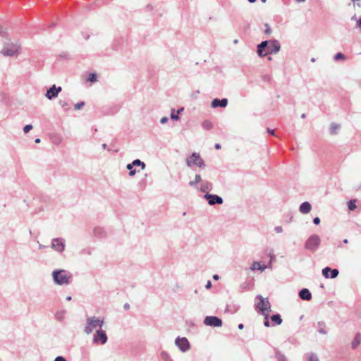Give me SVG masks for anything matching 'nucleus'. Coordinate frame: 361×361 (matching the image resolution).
<instances>
[{"label":"nucleus","instance_id":"nucleus-57","mask_svg":"<svg viewBox=\"0 0 361 361\" xmlns=\"http://www.w3.org/2000/svg\"><path fill=\"white\" fill-rule=\"evenodd\" d=\"M183 111V108L182 107V108H180V109H179L177 111V112H176V113H177V114H178V115L179 116V114H180V112H182Z\"/></svg>","mask_w":361,"mask_h":361},{"label":"nucleus","instance_id":"nucleus-32","mask_svg":"<svg viewBox=\"0 0 361 361\" xmlns=\"http://www.w3.org/2000/svg\"><path fill=\"white\" fill-rule=\"evenodd\" d=\"M355 202H356V200H350L348 202V207L350 211H353L356 209Z\"/></svg>","mask_w":361,"mask_h":361},{"label":"nucleus","instance_id":"nucleus-30","mask_svg":"<svg viewBox=\"0 0 361 361\" xmlns=\"http://www.w3.org/2000/svg\"><path fill=\"white\" fill-rule=\"evenodd\" d=\"M202 126L205 130H210L211 128H212L213 124L211 121L206 120L202 122Z\"/></svg>","mask_w":361,"mask_h":361},{"label":"nucleus","instance_id":"nucleus-7","mask_svg":"<svg viewBox=\"0 0 361 361\" xmlns=\"http://www.w3.org/2000/svg\"><path fill=\"white\" fill-rule=\"evenodd\" d=\"M20 45L13 43H5L1 53L5 56H13L18 54Z\"/></svg>","mask_w":361,"mask_h":361},{"label":"nucleus","instance_id":"nucleus-15","mask_svg":"<svg viewBox=\"0 0 361 361\" xmlns=\"http://www.w3.org/2000/svg\"><path fill=\"white\" fill-rule=\"evenodd\" d=\"M322 273L326 279H336L339 274V271L337 269L326 267L322 269Z\"/></svg>","mask_w":361,"mask_h":361},{"label":"nucleus","instance_id":"nucleus-6","mask_svg":"<svg viewBox=\"0 0 361 361\" xmlns=\"http://www.w3.org/2000/svg\"><path fill=\"white\" fill-rule=\"evenodd\" d=\"M320 243V237L317 234H312L305 241V248L309 251L314 252L318 249Z\"/></svg>","mask_w":361,"mask_h":361},{"label":"nucleus","instance_id":"nucleus-26","mask_svg":"<svg viewBox=\"0 0 361 361\" xmlns=\"http://www.w3.org/2000/svg\"><path fill=\"white\" fill-rule=\"evenodd\" d=\"M201 180V176L200 174H196L194 180L190 181L188 184L190 186H196V185L199 183Z\"/></svg>","mask_w":361,"mask_h":361},{"label":"nucleus","instance_id":"nucleus-37","mask_svg":"<svg viewBox=\"0 0 361 361\" xmlns=\"http://www.w3.org/2000/svg\"><path fill=\"white\" fill-rule=\"evenodd\" d=\"M264 317V326L269 327L271 326L270 322L269 321V314H265Z\"/></svg>","mask_w":361,"mask_h":361},{"label":"nucleus","instance_id":"nucleus-3","mask_svg":"<svg viewBox=\"0 0 361 361\" xmlns=\"http://www.w3.org/2000/svg\"><path fill=\"white\" fill-rule=\"evenodd\" d=\"M53 280L57 285H68L71 283L72 275L63 269H56L52 272Z\"/></svg>","mask_w":361,"mask_h":361},{"label":"nucleus","instance_id":"nucleus-62","mask_svg":"<svg viewBox=\"0 0 361 361\" xmlns=\"http://www.w3.org/2000/svg\"><path fill=\"white\" fill-rule=\"evenodd\" d=\"M343 243H345V244L348 243V239H344V240H343Z\"/></svg>","mask_w":361,"mask_h":361},{"label":"nucleus","instance_id":"nucleus-55","mask_svg":"<svg viewBox=\"0 0 361 361\" xmlns=\"http://www.w3.org/2000/svg\"><path fill=\"white\" fill-rule=\"evenodd\" d=\"M238 328L240 330H242L244 328V325L243 324H238Z\"/></svg>","mask_w":361,"mask_h":361},{"label":"nucleus","instance_id":"nucleus-61","mask_svg":"<svg viewBox=\"0 0 361 361\" xmlns=\"http://www.w3.org/2000/svg\"><path fill=\"white\" fill-rule=\"evenodd\" d=\"M301 118H306V114H302L301 115Z\"/></svg>","mask_w":361,"mask_h":361},{"label":"nucleus","instance_id":"nucleus-56","mask_svg":"<svg viewBox=\"0 0 361 361\" xmlns=\"http://www.w3.org/2000/svg\"><path fill=\"white\" fill-rule=\"evenodd\" d=\"M213 279H214V280H218V279H219V276L217 274H214V275L213 276Z\"/></svg>","mask_w":361,"mask_h":361},{"label":"nucleus","instance_id":"nucleus-23","mask_svg":"<svg viewBox=\"0 0 361 361\" xmlns=\"http://www.w3.org/2000/svg\"><path fill=\"white\" fill-rule=\"evenodd\" d=\"M212 183L209 182V181H206L204 183H203L200 188V191L203 192H208L209 191L212 190Z\"/></svg>","mask_w":361,"mask_h":361},{"label":"nucleus","instance_id":"nucleus-4","mask_svg":"<svg viewBox=\"0 0 361 361\" xmlns=\"http://www.w3.org/2000/svg\"><path fill=\"white\" fill-rule=\"evenodd\" d=\"M256 299L259 300V302L255 305V309L259 313L264 316L265 314H269L271 310V304L267 298H264L261 295H257Z\"/></svg>","mask_w":361,"mask_h":361},{"label":"nucleus","instance_id":"nucleus-5","mask_svg":"<svg viewBox=\"0 0 361 361\" xmlns=\"http://www.w3.org/2000/svg\"><path fill=\"white\" fill-rule=\"evenodd\" d=\"M186 165L188 167H193L194 166H197L200 168H204L205 164L204 160L201 158L199 153L192 152L191 155H190L186 159Z\"/></svg>","mask_w":361,"mask_h":361},{"label":"nucleus","instance_id":"nucleus-41","mask_svg":"<svg viewBox=\"0 0 361 361\" xmlns=\"http://www.w3.org/2000/svg\"><path fill=\"white\" fill-rule=\"evenodd\" d=\"M32 125L27 124L23 128V131L25 133H27L30 130L32 129Z\"/></svg>","mask_w":361,"mask_h":361},{"label":"nucleus","instance_id":"nucleus-59","mask_svg":"<svg viewBox=\"0 0 361 361\" xmlns=\"http://www.w3.org/2000/svg\"><path fill=\"white\" fill-rule=\"evenodd\" d=\"M40 141H41V140H40V139H39V138H36V139L35 140V143H39V142H40Z\"/></svg>","mask_w":361,"mask_h":361},{"label":"nucleus","instance_id":"nucleus-42","mask_svg":"<svg viewBox=\"0 0 361 361\" xmlns=\"http://www.w3.org/2000/svg\"><path fill=\"white\" fill-rule=\"evenodd\" d=\"M229 307L230 306L227 305V307L226 308V310L228 311V312H230L231 313L235 312L237 311V310L238 309V307H233V310H230Z\"/></svg>","mask_w":361,"mask_h":361},{"label":"nucleus","instance_id":"nucleus-34","mask_svg":"<svg viewBox=\"0 0 361 361\" xmlns=\"http://www.w3.org/2000/svg\"><path fill=\"white\" fill-rule=\"evenodd\" d=\"M65 311L57 312L55 314L56 319L59 321H62L64 318Z\"/></svg>","mask_w":361,"mask_h":361},{"label":"nucleus","instance_id":"nucleus-27","mask_svg":"<svg viewBox=\"0 0 361 361\" xmlns=\"http://www.w3.org/2000/svg\"><path fill=\"white\" fill-rule=\"evenodd\" d=\"M307 361H319L317 355L314 353L306 354Z\"/></svg>","mask_w":361,"mask_h":361},{"label":"nucleus","instance_id":"nucleus-35","mask_svg":"<svg viewBox=\"0 0 361 361\" xmlns=\"http://www.w3.org/2000/svg\"><path fill=\"white\" fill-rule=\"evenodd\" d=\"M170 116H171V118L173 121H178L179 119V116L178 115L177 113H176V111L174 109H171Z\"/></svg>","mask_w":361,"mask_h":361},{"label":"nucleus","instance_id":"nucleus-46","mask_svg":"<svg viewBox=\"0 0 361 361\" xmlns=\"http://www.w3.org/2000/svg\"><path fill=\"white\" fill-rule=\"evenodd\" d=\"M169 121V118L167 117H162L160 120V123L161 124H165L168 122Z\"/></svg>","mask_w":361,"mask_h":361},{"label":"nucleus","instance_id":"nucleus-48","mask_svg":"<svg viewBox=\"0 0 361 361\" xmlns=\"http://www.w3.org/2000/svg\"><path fill=\"white\" fill-rule=\"evenodd\" d=\"M211 287H212V282H211V281H208L207 282V284H206V286H205V288H206L207 289H210V288H211Z\"/></svg>","mask_w":361,"mask_h":361},{"label":"nucleus","instance_id":"nucleus-39","mask_svg":"<svg viewBox=\"0 0 361 361\" xmlns=\"http://www.w3.org/2000/svg\"><path fill=\"white\" fill-rule=\"evenodd\" d=\"M126 168H127V169L129 171V176H135V173H136V170H135V169H134V168H130V167L129 168V167H128V164H127Z\"/></svg>","mask_w":361,"mask_h":361},{"label":"nucleus","instance_id":"nucleus-28","mask_svg":"<svg viewBox=\"0 0 361 361\" xmlns=\"http://www.w3.org/2000/svg\"><path fill=\"white\" fill-rule=\"evenodd\" d=\"M317 325H318V326L320 327L318 330L319 334H327V331L324 329L325 323L324 322H318Z\"/></svg>","mask_w":361,"mask_h":361},{"label":"nucleus","instance_id":"nucleus-13","mask_svg":"<svg viewBox=\"0 0 361 361\" xmlns=\"http://www.w3.org/2000/svg\"><path fill=\"white\" fill-rule=\"evenodd\" d=\"M270 261L267 265L262 264L259 262H254L250 267L251 270H260L261 271H264L267 268H271V264L275 256L274 254L270 253Z\"/></svg>","mask_w":361,"mask_h":361},{"label":"nucleus","instance_id":"nucleus-51","mask_svg":"<svg viewBox=\"0 0 361 361\" xmlns=\"http://www.w3.org/2000/svg\"><path fill=\"white\" fill-rule=\"evenodd\" d=\"M267 132L272 135H275L274 129L267 128Z\"/></svg>","mask_w":361,"mask_h":361},{"label":"nucleus","instance_id":"nucleus-2","mask_svg":"<svg viewBox=\"0 0 361 361\" xmlns=\"http://www.w3.org/2000/svg\"><path fill=\"white\" fill-rule=\"evenodd\" d=\"M104 324V319L103 318L97 317H89L86 319V325L84 328V332L89 335L93 332L97 328H102Z\"/></svg>","mask_w":361,"mask_h":361},{"label":"nucleus","instance_id":"nucleus-1","mask_svg":"<svg viewBox=\"0 0 361 361\" xmlns=\"http://www.w3.org/2000/svg\"><path fill=\"white\" fill-rule=\"evenodd\" d=\"M280 49V42L279 40L274 39L262 41L257 46V53L259 57L277 54Z\"/></svg>","mask_w":361,"mask_h":361},{"label":"nucleus","instance_id":"nucleus-54","mask_svg":"<svg viewBox=\"0 0 361 361\" xmlns=\"http://www.w3.org/2000/svg\"><path fill=\"white\" fill-rule=\"evenodd\" d=\"M221 145L219 143H216L215 145H214V148L216 149H221Z\"/></svg>","mask_w":361,"mask_h":361},{"label":"nucleus","instance_id":"nucleus-29","mask_svg":"<svg viewBox=\"0 0 361 361\" xmlns=\"http://www.w3.org/2000/svg\"><path fill=\"white\" fill-rule=\"evenodd\" d=\"M59 104H60V106L66 111H68L70 109V104H68V102L65 101V100H61L60 99L59 102Z\"/></svg>","mask_w":361,"mask_h":361},{"label":"nucleus","instance_id":"nucleus-31","mask_svg":"<svg viewBox=\"0 0 361 361\" xmlns=\"http://www.w3.org/2000/svg\"><path fill=\"white\" fill-rule=\"evenodd\" d=\"M161 357L164 361H173L166 351H162L161 353Z\"/></svg>","mask_w":361,"mask_h":361},{"label":"nucleus","instance_id":"nucleus-24","mask_svg":"<svg viewBox=\"0 0 361 361\" xmlns=\"http://www.w3.org/2000/svg\"><path fill=\"white\" fill-rule=\"evenodd\" d=\"M275 357L278 361H288L286 356L277 349L275 350Z\"/></svg>","mask_w":361,"mask_h":361},{"label":"nucleus","instance_id":"nucleus-52","mask_svg":"<svg viewBox=\"0 0 361 361\" xmlns=\"http://www.w3.org/2000/svg\"><path fill=\"white\" fill-rule=\"evenodd\" d=\"M123 308L125 310H128L130 309V305L128 303H125L123 305Z\"/></svg>","mask_w":361,"mask_h":361},{"label":"nucleus","instance_id":"nucleus-45","mask_svg":"<svg viewBox=\"0 0 361 361\" xmlns=\"http://www.w3.org/2000/svg\"><path fill=\"white\" fill-rule=\"evenodd\" d=\"M274 231L276 233H281L283 231V228L282 226H278L274 228Z\"/></svg>","mask_w":361,"mask_h":361},{"label":"nucleus","instance_id":"nucleus-33","mask_svg":"<svg viewBox=\"0 0 361 361\" xmlns=\"http://www.w3.org/2000/svg\"><path fill=\"white\" fill-rule=\"evenodd\" d=\"M346 59L345 56L341 53V52H338L336 53L334 56V59L335 61H338V60H345Z\"/></svg>","mask_w":361,"mask_h":361},{"label":"nucleus","instance_id":"nucleus-58","mask_svg":"<svg viewBox=\"0 0 361 361\" xmlns=\"http://www.w3.org/2000/svg\"><path fill=\"white\" fill-rule=\"evenodd\" d=\"M102 147L103 149H106L107 148L106 144H105V143L102 144Z\"/></svg>","mask_w":361,"mask_h":361},{"label":"nucleus","instance_id":"nucleus-63","mask_svg":"<svg viewBox=\"0 0 361 361\" xmlns=\"http://www.w3.org/2000/svg\"><path fill=\"white\" fill-rule=\"evenodd\" d=\"M250 3H255L257 0H247Z\"/></svg>","mask_w":361,"mask_h":361},{"label":"nucleus","instance_id":"nucleus-11","mask_svg":"<svg viewBox=\"0 0 361 361\" xmlns=\"http://www.w3.org/2000/svg\"><path fill=\"white\" fill-rule=\"evenodd\" d=\"M206 326L213 327H221L223 324L222 320L216 316H207L204 319Z\"/></svg>","mask_w":361,"mask_h":361},{"label":"nucleus","instance_id":"nucleus-10","mask_svg":"<svg viewBox=\"0 0 361 361\" xmlns=\"http://www.w3.org/2000/svg\"><path fill=\"white\" fill-rule=\"evenodd\" d=\"M66 246L65 239L63 238H56L51 241V247L59 253L64 251Z\"/></svg>","mask_w":361,"mask_h":361},{"label":"nucleus","instance_id":"nucleus-12","mask_svg":"<svg viewBox=\"0 0 361 361\" xmlns=\"http://www.w3.org/2000/svg\"><path fill=\"white\" fill-rule=\"evenodd\" d=\"M204 198L208 201V204L211 206L221 204L224 202V200L221 197L218 195L210 194L209 192L204 195Z\"/></svg>","mask_w":361,"mask_h":361},{"label":"nucleus","instance_id":"nucleus-16","mask_svg":"<svg viewBox=\"0 0 361 361\" xmlns=\"http://www.w3.org/2000/svg\"><path fill=\"white\" fill-rule=\"evenodd\" d=\"M228 105V99L226 98L219 99L215 98L212 101L211 106L212 108H217L221 107L225 108Z\"/></svg>","mask_w":361,"mask_h":361},{"label":"nucleus","instance_id":"nucleus-64","mask_svg":"<svg viewBox=\"0 0 361 361\" xmlns=\"http://www.w3.org/2000/svg\"><path fill=\"white\" fill-rule=\"evenodd\" d=\"M310 61L311 62H315L316 59L315 58H312Z\"/></svg>","mask_w":361,"mask_h":361},{"label":"nucleus","instance_id":"nucleus-22","mask_svg":"<svg viewBox=\"0 0 361 361\" xmlns=\"http://www.w3.org/2000/svg\"><path fill=\"white\" fill-rule=\"evenodd\" d=\"M135 166H141V169H145L146 165L145 162L142 161L140 159H135L132 163L128 164V167L134 168Z\"/></svg>","mask_w":361,"mask_h":361},{"label":"nucleus","instance_id":"nucleus-43","mask_svg":"<svg viewBox=\"0 0 361 361\" xmlns=\"http://www.w3.org/2000/svg\"><path fill=\"white\" fill-rule=\"evenodd\" d=\"M320 219L317 216L313 219V223L315 225H319L320 224Z\"/></svg>","mask_w":361,"mask_h":361},{"label":"nucleus","instance_id":"nucleus-17","mask_svg":"<svg viewBox=\"0 0 361 361\" xmlns=\"http://www.w3.org/2000/svg\"><path fill=\"white\" fill-rule=\"evenodd\" d=\"M298 295L302 300L310 301L312 299V293L307 288H302L299 291Z\"/></svg>","mask_w":361,"mask_h":361},{"label":"nucleus","instance_id":"nucleus-21","mask_svg":"<svg viewBox=\"0 0 361 361\" xmlns=\"http://www.w3.org/2000/svg\"><path fill=\"white\" fill-rule=\"evenodd\" d=\"M361 343V334L357 333L352 341L351 347L353 349H355Z\"/></svg>","mask_w":361,"mask_h":361},{"label":"nucleus","instance_id":"nucleus-50","mask_svg":"<svg viewBox=\"0 0 361 361\" xmlns=\"http://www.w3.org/2000/svg\"><path fill=\"white\" fill-rule=\"evenodd\" d=\"M247 284H248V283H246V282H245V283H242V284L240 285V288H241L243 290H245V289H246V288H247Z\"/></svg>","mask_w":361,"mask_h":361},{"label":"nucleus","instance_id":"nucleus-44","mask_svg":"<svg viewBox=\"0 0 361 361\" xmlns=\"http://www.w3.org/2000/svg\"><path fill=\"white\" fill-rule=\"evenodd\" d=\"M54 361H66V360L63 356H57Z\"/></svg>","mask_w":361,"mask_h":361},{"label":"nucleus","instance_id":"nucleus-36","mask_svg":"<svg viewBox=\"0 0 361 361\" xmlns=\"http://www.w3.org/2000/svg\"><path fill=\"white\" fill-rule=\"evenodd\" d=\"M97 74L95 73H92L89 75L87 80L91 82H94L97 80Z\"/></svg>","mask_w":361,"mask_h":361},{"label":"nucleus","instance_id":"nucleus-18","mask_svg":"<svg viewBox=\"0 0 361 361\" xmlns=\"http://www.w3.org/2000/svg\"><path fill=\"white\" fill-rule=\"evenodd\" d=\"M269 319L272 322V326L280 325L283 322V319L281 315L278 313L271 315V317H269Z\"/></svg>","mask_w":361,"mask_h":361},{"label":"nucleus","instance_id":"nucleus-38","mask_svg":"<svg viewBox=\"0 0 361 361\" xmlns=\"http://www.w3.org/2000/svg\"><path fill=\"white\" fill-rule=\"evenodd\" d=\"M85 103L84 102H78L76 104H75L74 109L75 110H80L85 106Z\"/></svg>","mask_w":361,"mask_h":361},{"label":"nucleus","instance_id":"nucleus-19","mask_svg":"<svg viewBox=\"0 0 361 361\" xmlns=\"http://www.w3.org/2000/svg\"><path fill=\"white\" fill-rule=\"evenodd\" d=\"M312 206L309 202H302L299 208V210L302 214H307L311 211Z\"/></svg>","mask_w":361,"mask_h":361},{"label":"nucleus","instance_id":"nucleus-60","mask_svg":"<svg viewBox=\"0 0 361 361\" xmlns=\"http://www.w3.org/2000/svg\"><path fill=\"white\" fill-rule=\"evenodd\" d=\"M71 299H72L71 296H67L66 297V300H68V301L71 300Z\"/></svg>","mask_w":361,"mask_h":361},{"label":"nucleus","instance_id":"nucleus-8","mask_svg":"<svg viewBox=\"0 0 361 361\" xmlns=\"http://www.w3.org/2000/svg\"><path fill=\"white\" fill-rule=\"evenodd\" d=\"M108 341V336L106 335V333L104 330H103L102 328L100 329H98L96 331L95 334L93 336L92 342L94 344L99 345H104Z\"/></svg>","mask_w":361,"mask_h":361},{"label":"nucleus","instance_id":"nucleus-14","mask_svg":"<svg viewBox=\"0 0 361 361\" xmlns=\"http://www.w3.org/2000/svg\"><path fill=\"white\" fill-rule=\"evenodd\" d=\"M62 90L61 87L59 86L56 87L55 85H53L51 87H49L47 93L45 94V97L51 100L53 99H55L58 97L59 92H61Z\"/></svg>","mask_w":361,"mask_h":361},{"label":"nucleus","instance_id":"nucleus-53","mask_svg":"<svg viewBox=\"0 0 361 361\" xmlns=\"http://www.w3.org/2000/svg\"><path fill=\"white\" fill-rule=\"evenodd\" d=\"M357 26L359 27V28H361V18H360L358 19V20L357 21Z\"/></svg>","mask_w":361,"mask_h":361},{"label":"nucleus","instance_id":"nucleus-47","mask_svg":"<svg viewBox=\"0 0 361 361\" xmlns=\"http://www.w3.org/2000/svg\"><path fill=\"white\" fill-rule=\"evenodd\" d=\"M7 35V32L5 30H2L1 27H0V35L2 37H6Z\"/></svg>","mask_w":361,"mask_h":361},{"label":"nucleus","instance_id":"nucleus-20","mask_svg":"<svg viewBox=\"0 0 361 361\" xmlns=\"http://www.w3.org/2000/svg\"><path fill=\"white\" fill-rule=\"evenodd\" d=\"M94 235L98 238H103L106 237V233L104 229L102 227H96L94 229Z\"/></svg>","mask_w":361,"mask_h":361},{"label":"nucleus","instance_id":"nucleus-9","mask_svg":"<svg viewBox=\"0 0 361 361\" xmlns=\"http://www.w3.org/2000/svg\"><path fill=\"white\" fill-rule=\"evenodd\" d=\"M175 344L183 353L188 351L191 347L190 342L185 337H177L175 340Z\"/></svg>","mask_w":361,"mask_h":361},{"label":"nucleus","instance_id":"nucleus-49","mask_svg":"<svg viewBox=\"0 0 361 361\" xmlns=\"http://www.w3.org/2000/svg\"><path fill=\"white\" fill-rule=\"evenodd\" d=\"M82 252L84 254L91 255V250L90 249H84Z\"/></svg>","mask_w":361,"mask_h":361},{"label":"nucleus","instance_id":"nucleus-40","mask_svg":"<svg viewBox=\"0 0 361 361\" xmlns=\"http://www.w3.org/2000/svg\"><path fill=\"white\" fill-rule=\"evenodd\" d=\"M265 30H264V33L267 35H269L271 33V27L269 26V24L266 23L265 24Z\"/></svg>","mask_w":361,"mask_h":361},{"label":"nucleus","instance_id":"nucleus-25","mask_svg":"<svg viewBox=\"0 0 361 361\" xmlns=\"http://www.w3.org/2000/svg\"><path fill=\"white\" fill-rule=\"evenodd\" d=\"M340 127L341 126H340L339 124H337V123H332L330 125V128H329L330 134H331V135L337 134L338 130L340 129Z\"/></svg>","mask_w":361,"mask_h":361}]
</instances>
